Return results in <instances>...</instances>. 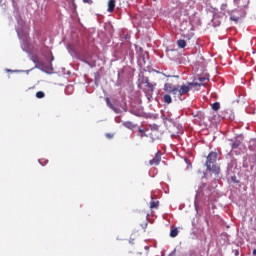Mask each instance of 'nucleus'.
I'll use <instances>...</instances> for the list:
<instances>
[{
  "label": "nucleus",
  "instance_id": "b1692460",
  "mask_svg": "<svg viewBox=\"0 0 256 256\" xmlns=\"http://www.w3.org/2000/svg\"><path fill=\"white\" fill-rule=\"evenodd\" d=\"M237 1H239V0H234V3H237Z\"/></svg>",
  "mask_w": 256,
  "mask_h": 256
},
{
  "label": "nucleus",
  "instance_id": "5701e85b",
  "mask_svg": "<svg viewBox=\"0 0 256 256\" xmlns=\"http://www.w3.org/2000/svg\"><path fill=\"white\" fill-rule=\"evenodd\" d=\"M84 1V3H89V0H83Z\"/></svg>",
  "mask_w": 256,
  "mask_h": 256
},
{
  "label": "nucleus",
  "instance_id": "9b49d317",
  "mask_svg": "<svg viewBox=\"0 0 256 256\" xmlns=\"http://www.w3.org/2000/svg\"><path fill=\"white\" fill-rule=\"evenodd\" d=\"M213 111H219L221 109V104L219 102H215L212 104Z\"/></svg>",
  "mask_w": 256,
  "mask_h": 256
},
{
  "label": "nucleus",
  "instance_id": "dca6fc26",
  "mask_svg": "<svg viewBox=\"0 0 256 256\" xmlns=\"http://www.w3.org/2000/svg\"><path fill=\"white\" fill-rule=\"evenodd\" d=\"M241 145V141L236 140L235 142L232 143V149H237Z\"/></svg>",
  "mask_w": 256,
  "mask_h": 256
},
{
  "label": "nucleus",
  "instance_id": "f257e3e1",
  "mask_svg": "<svg viewBox=\"0 0 256 256\" xmlns=\"http://www.w3.org/2000/svg\"><path fill=\"white\" fill-rule=\"evenodd\" d=\"M209 81V78L201 77L198 79V82H187V84L183 85H177V94L179 99L183 97V95H189V91L191 89H196V91H199L203 85H205Z\"/></svg>",
  "mask_w": 256,
  "mask_h": 256
},
{
  "label": "nucleus",
  "instance_id": "f8f14e48",
  "mask_svg": "<svg viewBox=\"0 0 256 256\" xmlns=\"http://www.w3.org/2000/svg\"><path fill=\"white\" fill-rule=\"evenodd\" d=\"M177 235H179V230H177V228L170 231V237H177Z\"/></svg>",
  "mask_w": 256,
  "mask_h": 256
},
{
  "label": "nucleus",
  "instance_id": "7ed1b4c3",
  "mask_svg": "<svg viewBox=\"0 0 256 256\" xmlns=\"http://www.w3.org/2000/svg\"><path fill=\"white\" fill-rule=\"evenodd\" d=\"M138 87H139V89H142L143 93H145V95L148 99H151V97H153L155 87H157V83L153 84V83L149 82V78L142 77L139 80Z\"/></svg>",
  "mask_w": 256,
  "mask_h": 256
},
{
  "label": "nucleus",
  "instance_id": "6e6552de",
  "mask_svg": "<svg viewBox=\"0 0 256 256\" xmlns=\"http://www.w3.org/2000/svg\"><path fill=\"white\" fill-rule=\"evenodd\" d=\"M177 45L180 49H185L187 47V42L183 39L177 40Z\"/></svg>",
  "mask_w": 256,
  "mask_h": 256
},
{
  "label": "nucleus",
  "instance_id": "a211bd4d",
  "mask_svg": "<svg viewBox=\"0 0 256 256\" xmlns=\"http://www.w3.org/2000/svg\"><path fill=\"white\" fill-rule=\"evenodd\" d=\"M107 139H113L114 135L112 133H106Z\"/></svg>",
  "mask_w": 256,
  "mask_h": 256
},
{
  "label": "nucleus",
  "instance_id": "4be33fe9",
  "mask_svg": "<svg viewBox=\"0 0 256 256\" xmlns=\"http://www.w3.org/2000/svg\"><path fill=\"white\" fill-rule=\"evenodd\" d=\"M51 61H55V57L53 55L51 57Z\"/></svg>",
  "mask_w": 256,
  "mask_h": 256
},
{
  "label": "nucleus",
  "instance_id": "9d476101",
  "mask_svg": "<svg viewBox=\"0 0 256 256\" xmlns=\"http://www.w3.org/2000/svg\"><path fill=\"white\" fill-rule=\"evenodd\" d=\"M150 209H159V201H151L150 202Z\"/></svg>",
  "mask_w": 256,
  "mask_h": 256
},
{
  "label": "nucleus",
  "instance_id": "f03ea898",
  "mask_svg": "<svg viewBox=\"0 0 256 256\" xmlns=\"http://www.w3.org/2000/svg\"><path fill=\"white\" fill-rule=\"evenodd\" d=\"M219 157V154L217 151H211L207 158H206V169L207 171H210V173H214V175H219L221 173V167L217 165V159Z\"/></svg>",
  "mask_w": 256,
  "mask_h": 256
},
{
  "label": "nucleus",
  "instance_id": "aec40b11",
  "mask_svg": "<svg viewBox=\"0 0 256 256\" xmlns=\"http://www.w3.org/2000/svg\"><path fill=\"white\" fill-rule=\"evenodd\" d=\"M235 255L239 256V250H235Z\"/></svg>",
  "mask_w": 256,
  "mask_h": 256
},
{
  "label": "nucleus",
  "instance_id": "0eeeda50",
  "mask_svg": "<svg viewBox=\"0 0 256 256\" xmlns=\"http://www.w3.org/2000/svg\"><path fill=\"white\" fill-rule=\"evenodd\" d=\"M163 101L164 103H167V105H171V103H173V98H171V95L165 94L163 96Z\"/></svg>",
  "mask_w": 256,
  "mask_h": 256
},
{
  "label": "nucleus",
  "instance_id": "423d86ee",
  "mask_svg": "<svg viewBox=\"0 0 256 256\" xmlns=\"http://www.w3.org/2000/svg\"><path fill=\"white\" fill-rule=\"evenodd\" d=\"M115 11V0L108 1V13H113Z\"/></svg>",
  "mask_w": 256,
  "mask_h": 256
},
{
  "label": "nucleus",
  "instance_id": "1a4fd4ad",
  "mask_svg": "<svg viewBox=\"0 0 256 256\" xmlns=\"http://www.w3.org/2000/svg\"><path fill=\"white\" fill-rule=\"evenodd\" d=\"M105 102L107 104V106L112 109V111H117V109L115 108V105H113V103H111V99H109V97H107L105 99Z\"/></svg>",
  "mask_w": 256,
  "mask_h": 256
},
{
  "label": "nucleus",
  "instance_id": "393cba45",
  "mask_svg": "<svg viewBox=\"0 0 256 256\" xmlns=\"http://www.w3.org/2000/svg\"><path fill=\"white\" fill-rule=\"evenodd\" d=\"M162 75H164L165 77H167V75H165V74H162Z\"/></svg>",
  "mask_w": 256,
  "mask_h": 256
},
{
  "label": "nucleus",
  "instance_id": "39448f33",
  "mask_svg": "<svg viewBox=\"0 0 256 256\" xmlns=\"http://www.w3.org/2000/svg\"><path fill=\"white\" fill-rule=\"evenodd\" d=\"M159 163H161V151H158L154 158L152 160L149 161L150 165H159Z\"/></svg>",
  "mask_w": 256,
  "mask_h": 256
},
{
  "label": "nucleus",
  "instance_id": "4468645a",
  "mask_svg": "<svg viewBox=\"0 0 256 256\" xmlns=\"http://www.w3.org/2000/svg\"><path fill=\"white\" fill-rule=\"evenodd\" d=\"M36 97H37V99H43V98L45 97V92H43V91H38V92L36 93Z\"/></svg>",
  "mask_w": 256,
  "mask_h": 256
},
{
  "label": "nucleus",
  "instance_id": "a878e982",
  "mask_svg": "<svg viewBox=\"0 0 256 256\" xmlns=\"http://www.w3.org/2000/svg\"><path fill=\"white\" fill-rule=\"evenodd\" d=\"M153 1H157V0H153Z\"/></svg>",
  "mask_w": 256,
  "mask_h": 256
},
{
  "label": "nucleus",
  "instance_id": "2eb2a0df",
  "mask_svg": "<svg viewBox=\"0 0 256 256\" xmlns=\"http://www.w3.org/2000/svg\"><path fill=\"white\" fill-rule=\"evenodd\" d=\"M124 127H127V129H133L135 125H133L131 122H124Z\"/></svg>",
  "mask_w": 256,
  "mask_h": 256
},
{
  "label": "nucleus",
  "instance_id": "ddd939ff",
  "mask_svg": "<svg viewBox=\"0 0 256 256\" xmlns=\"http://www.w3.org/2000/svg\"><path fill=\"white\" fill-rule=\"evenodd\" d=\"M220 117H221L222 119H227V118H229V115H228V113H227V110L221 111V112H220Z\"/></svg>",
  "mask_w": 256,
  "mask_h": 256
},
{
  "label": "nucleus",
  "instance_id": "20e7f679",
  "mask_svg": "<svg viewBox=\"0 0 256 256\" xmlns=\"http://www.w3.org/2000/svg\"><path fill=\"white\" fill-rule=\"evenodd\" d=\"M163 91H165V93H171L172 95H177V86L173 85L172 83H165L163 87Z\"/></svg>",
  "mask_w": 256,
  "mask_h": 256
},
{
  "label": "nucleus",
  "instance_id": "f3484780",
  "mask_svg": "<svg viewBox=\"0 0 256 256\" xmlns=\"http://www.w3.org/2000/svg\"><path fill=\"white\" fill-rule=\"evenodd\" d=\"M230 20H231V21H235V23H237V22L239 21V17L234 16V15H231V16H230Z\"/></svg>",
  "mask_w": 256,
  "mask_h": 256
},
{
  "label": "nucleus",
  "instance_id": "6ab92c4d",
  "mask_svg": "<svg viewBox=\"0 0 256 256\" xmlns=\"http://www.w3.org/2000/svg\"><path fill=\"white\" fill-rule=\"evenodd\" d=\"M140 131V133H142V137H145V130H139Z\"/></svg>",
  "mask_w": 256,
  "mask_h": 256
},
{
  "label": "nucleus",
  "instance_id": "412c9836",
  "mask_svg": "<svg viewBox=\"0 0 256 256\" xmlns=\"http://www.w3.org/2000/svg\"><path fill=\"white\" fill-rule=\"evenodd\" d=\"M252 253L254 256H256V249H254Z\"/></svg>",
  "mask_w": 256,
  "mask_h": 256
}]
</instances>
